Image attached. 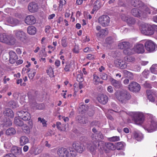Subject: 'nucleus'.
<instances>
[{"label": "nucleus", "mask_w": 157, "mask_h": 157, "mask_svg": "<svg viewBox=\"0 0 157 157\" xmlns=\"http://www.w3.org/2000/svg\"><path fill=\"white\" fill-rule=\"evenodd\" d=\"M131 3L134 7L140 8V9L134 8L131 10L132 14L140 19H143L147 17L149 15L157 13V9L144 5L140 0H131Z\"/></svg>", "instance_id": "f257e3e1"}, {"label": "nucleus", "mask_w": 157, "mask_h": 157, "mask_svg": "<svg viewBox=\"0 0 157 157\" xmlns=\"http://www.w3.org/2000/svg\"><path fill=\"white\" fill-rule=\"evenodd\" d=\"M57 154L59 157H75L76 153L71 147L67 149L61 147L59 148L57 151Z\"/></svg>", "instance_id": "f03ea898"}, {"label": "nucleus", "mask_w": 157, "mask_h": 157, "mask_svg": "<svg viewBox=\"0 0 157 157\" xmlns=\"http://www.w3.org/2000/svg\"><path fill=\"white\" fill-rule=\"evenodd\" d=\"M114 95L116 98L122 103L129 99L131 97L129 94L124 90H117L115 93Z\"/></svg>", "instance_id": "7ed1b4c3"}, {"label": "nucleus", "mask_w": 157, "mask_h": 157, "mask_svg": "<svg viewBox=\"0 0 157 157\" xmlns=\"http://www.w3.org/2000/svg\"><path fill=\"white\" fill-rule=\"evenodd\" d=\"M16 40L11 35H7L5 33L0 34V41L7 44L13 45L16 42Z\"/></svg>", "instance_id": "20e7f679"}, {"label": "nucleus", "mask_w": 157, "mask_h": 157, "mask_svg": "<svg viewBox=\"0 0 157 157\" xmlns=\"http://www.w3.org/2000/svg\"><path fill=\"white\" fill-rule=\"evenodd\" d=\"M130 44L127 41L122 42L120 43L118 45L119 48L124 49V53L126 55H131L133 52H131L132 49L130 48Z\"/></svg>", "instance_id": "39448f33"}, {"label": "nucleus", "mask_w": 157, "mask_h": 157, "mask_svg": "<svg viewBox=\"0 0 157 157\" xmlns=\"http://www.w3.org/2000/svg\"><path fill=\"white\" fill-rule=\"evenodd\" d=\"M13 37L21 41L25 40L26 38V33L22 29H16L13 31Z\"/></svg>", "instance_id": "423d86ee"}, {"label": "nucleus", "mask_w": 157, "mask_h": 157, "mask_svg": "<svg viewBox=\"0 0 157 157\" xmlns=\"http://www.w3.org/2000/svg\"><path fill=\"white\" fill-rule=\"evenodd\" d=\"M133 120L135 123L137 124H142L144 121V118L143 115L140 113L138 112L132 113Z\"/></svg>", "instance_id": "0eeeda50"}, {"label": "nucleus", "mask_w": 157, "mask_h": 157, "mask_svg": "<svg viewBox=\"0 0 157 157\" xmlns=\"http://www.w3.org/2000/svg\"><path fill=\"white\" fill-rule=\"evenodd\" d=\"M72 148L76 152L79 153H82L85 149L83 145L79 141L74 142L72 144Z\"/></svg>", "instance_id": "6e6552de"}, {"label": "nucleus", "mask_w": 157, "mask_h": 157, "mask_svg": "<svg viewBox=\"0 0 157 157\" xmlns=\"http://www.w3.org/2000/svg\"><path fill=\"white\" fill-rule=\"evenodd\" d=\"M110 21L109 17L107 15H103L99 17L98 22L103 27L108 25Z\"/></svg>", "instance_id": "1a4fd4ad"}, {"label": "nucleus", "mask_w": 157, "mask_h": 157, "mask_svg": "<svg viewBox=\"0 0 157 157\" xmlns=\"http://www.w3.org/2000/svg\"><path fill=\"white\" fill-rule=\"evenodd\" d=\"M144 128L148 132H152L157 128V122L154 120H152Z\"/></svg>", "instance_id": "9d476101"}, {"label": "nucleus", "mask_w": 157, "mask_h": 157, "mask_svg": "<svg viewBox=\"0 0 157 157\" xmlns=\"http://www.w3.org/2000/svg\"><path fill=\"white\" fill-rule=\"evenodd\" d=\"M144 45L146 50L149 52H153L155 50V44L151 40H146Z\"/></svg>", "instance_id": "9b49d317"}, {"label": "nucleus", "mask_w": 157, "mask_h": 157, "mask_svg": "<svg viewBox=\"0 0 157 157\" xmlns=\"http://www.w3.org/2000/svg\"><path fill=\"white\" fill-rule=\"evenodd\" d=\"M17 114L18 117L24 121H28L31 118L30 114L27 111H21L18 112Z\"/></svg>", "instance_id": "f8f14e48"}, {"label": "nucleus", "mask_w": 157, "mask_h": 157, "mask_svg": "<svg viewBox=\"0 0 157 157\" xmlns=\"http://www.w3.org/2000/svg\"><path fill=\"white\" fill-rule=\"evenodd\" d=\"M6 24L8 25L15 26L19 23V21L16 18L11 17H8L6 18L5 20Z\"/></svg>", "instance_id": "ddd939ff"}, {"label": "nucleus", "mask_w": 157, "mask_h": 157, "mask_svg": "<svg viewBox=\"0 0 157 157\" xmlns=\"http://www.w3.org/2000/svg\"><path fill=\"white\" fill-rule=\"evenodd\" d=\"M121 18L123 20L126 21L129 25H134L136 22L135 18L132 17L126 16L124 15L122 16Z\"/></svg>", "instance_id": "4468645a"}, {"label": "nucleus", "mask_w": 157, "mask_h": 157, "mask_svg": "<svg viewBox=\"0 0 157 157\" xmlns=\"http://www.w3.org/2000/svg\"><path fill=\"white\" fill-rule=\"evenodd\" d=\"M128 88L131 91L138 92L140 90V86L138 83L133 82L128 85Z\"/></svg>", "instance_id": "2eb2a0df"}, {"label": "nucleus", "mask_w": 157, "mask_h": 157, "mask_svg": "<svg viewBox=\"0 0 157 157\" xmlns=\"http://www.w3.org/2000/svg\"><path fill=\"white\" fill-rule=\"evenodd\" d=\"M131 52H132L133 51L135 52L138 53H142L144 51V45L142 44H137L134 46Z\"/></svg>", "instance_id": "dca6fc26"}, {"label": "nucleus", "mask_w": 157, "mask_h": 157, "mask_svg": "<svg viewBox=\"0 0 157 157\" xmlns=\"http://www.w3.org/2000/svg\"><path fill=\"white\" fill-rule=\"evenodd\" d=\"M91 137L92 139L96 142L103 139L104 136L101 133L99 132L98 133L92 134Z\"/></svg>", "instance_id": "f3484780"}, {"label": "nucleus", "mask_w": 157, "mask_h": 157, "mask_svg": "<svg viewBox=\"0 0 157 157\" xmlns=\"http://www.w3.org/2000/svg\"><path fill=\"white\" fill-rule=\"evenodd\" d=\"M97 100L101 103L105 105L108 102V98L105 95L100 94L98 95L97 98Z\"/></svg>", "instance_id": "a211bd4d"}, {"label": "nucleus", "mask_w": 157, "mask_h": 157, "mask_svg": "<svg viewBox=\"0 0 157 157\" xmlns=\"http://www.w3.org/2000/svg\"><path fill=\"white\" fill-rule=\"evenodd\" d=\"M36 21L35 17L33 15H30L26 17L25 22L27 25H31L34 24Z\"/></svg>", "instance_id": "6ab92c4d"}, {"label": "nucleus", "mask_w": 157, "mask_h": 157, "mask_svg": "<svg viewBox=\"0 0 157 157\" xmlns=\"http://www.w3.org/2000/svg\"><path fill=\"white\" fill-rule=\"evenodd\" d=\"M108 32L107 29H101L98 33H96V36L98 38H103L107 35Z\"/></svg>", "instance_id": "aec40b11"}, {"label": "nucleus", "mask_w": 157, "mask_h": 157, "mask_svg": "<svg viewBox=\"0 0 157 157\" xmlns=\"http://www.w3.org/2000/svg\"><path fill=\"white\" fill-rule=\"evenodd\" d=\"M28 9L30 12H34L37 11L38 9V6L35 2H32L29 4Z\"/></svg>", "instance_id": "412c9836"}, {"label": "nucleus", "mask_w": 157, "mask_h": 157, "mask_svg": "<svg viewBox=\"0 0 157 157\" xmlns=\"http://www.w3.org/2000/svg\"><path fill=\"white\" fill-rule=\"evenodd\" d=\"M115 64L116 66L120 68L121 69H124L127 67V64L124 61L121 60H117L115 62Z\"/></svg>", "instance_id": "4be33fe9"}, {"label": "nucleus", "mask_w": 157, "mask_h": 157, "mask_svg": "<svg viewBox=\"0 0 157 157\" xmlns=\"http://www.w3.org/2000/svg\"><path fill=\"white\" fill-rule=\"evenodd\" d=\"M111 82L112 85L116 88H120L122 86L121 82L120 81H117L113 78H112L111 80Z\"/></svg>", "instance_id": "5701e85b"}, {"label": "nucleus", "mask_w": 157, "mask_h": 157, "mask_svg": "<svg viewBox=\"0 0 157 157\" xmlns=\"http://www.w3.org/2000/svg\"><path fill=\"white\" fill-rule=\"evenodd\" d=\"M11 152L12 154H15L16 155H19L21 153V149L20 147L13 146L11 148Z\"/></svg>", "instance_id": "b1692460"}, {"label": "nucleus", "mask_w": 157, "mask_h": 157, "mask_svg": "<svg viewBox=\"0 0 157 157\" xmlns=\"http://www.w3.org/2000/svg\"><path fill=\"white\" fill-rule=\"evenodd\" d=\"M75 63L74 61H71L69 63H66V65L64 68V70L66 71H70V69H73L74 67Z\"/></svg>", "instance_id": "393cba45"}, {"label": "nucleus", "mask_w": 157, "mask_h": 157, "mask_svg": "<svg viewBox=\"0 0 157 157\" xmlns=\"http://www.w3.org/2000/svg\"><path fill=\"white\" fill-rule=\"evenodd\" d=\"M5 115L7 116L10 118H12L14 116V113L12 110L10 109L7 108L6 109L4 112Z\"/></svg>", "instance_id": "a878e982"}, {"label": "nucleus", "mask_w": 157, "mask_h": 157, "mask_svg": "<svg viewBox=\"0 0 157 157\" xmlns=\"http://www.w3.org/2000/svg\"><path fill=\"white\" fill-rule=\"evenodd\" d=\"M27 32L30 35H34L36 33V29L33 26H29L27 28Z\"/></svg>", "instance_id": "bb28decb"}, {"label": "nucleus", "mask_w": 157, "mask_h": 157, "mask_svg": "<svg viewBox=\"0 0 157 157\" xmlns=\"http://www.w3.org/2000/svg\"><path fill=\"white\" fill-rule=\"evenodd\" d=\"M29 142L28 138L25 136H22L21 137L20 142L21 145L23 146Z\"/></svg>", "instance_id": "cd10ccee"}, {"label": "nucleus", "mask_w": 157, "mask_h": 157, "mask_svg": "<svg viewBox=\"0 0 157 157\" xmlns=\"http://www.w3.org/2000/svg\"><path fill=\"white\" fill-rule=\"evenodd\" d=\"M94 8L92 10L94 11L97 10L101 6V4L100 1L99 0H97L94 3Z\"/></svg>", "instance_id": "c85d7f7f"}, {"label": "nucleus", "mask_w": 157, "mask_h": 157, "mask_svg": "<svg viewBox=\"0 0 157 157\" xmlns=\"http://www.w3.org/2000/svg\"><path fill=\"white\" fill-rule=\"evenodd\" d=\"M16 130L13 128H10L7 129L6 132V134L8 135H12L15 134Z\"/></svg>", "instance_id": "c756f323"}, {"label": "nucleus", "mask_w": 157, "mask_h": 157, "mask_svg": "<svg viewBox=\"0 0 157 157\" xmlns=\"http://www.w3.org/2000/svg\"><path fill=\"white\" fill-rule=\"evenodd\" d=\"M123 72L125 76L129 78L130 79H132L133 78L132 73L127 70H124L123 71Z\"/></svg>", "instance_id": "7c9ffc66"}, {"label": "nucleus", "mask_w": 157, "mask_h": 157, "mask_svg": "<svg viewBox=\"0 0 157 157\" xmlns=\"http://www.w3.org/2000/svg\"><path fill=\"white\" fill-rule=\"evenodd\" d=\"M87 147L91 152H94L97 149V145L94 143H93L92 144L89 145Z\"/></svg>", "instance_id": "2f4dec72"}, {"label": "nucleus", "mask_w": 157, "mask_h": 157, "mask_svg": "<svg viewBox=\"0 0 157 157\" xmlns=\"http://www.w3.org/2000/svg\"><path fill=\"white\" fill-rule=\"evenodd\" d=\"M134 137L138 141H140L143 138V135L141 133L135 132L134 134Z\"/></svg>", "instance_id": "473e14b6"}, {"label": "nucleus", "mask_w": 157, "mask_h": 157, "mask_svg": "<svg viewBox=\"0 0 157 157\" xmlns=\"http://www.w3.org/2000/svg\"><path fill=\"white\" fill-rule=\"evenodd\" d=\"M148 98L150 101L154 102L155 101V98L154 96L151 94H150V90H147L146 91Z\"/></svg>", "instance_id": "72a5a7b5"}, {"label": "nucleus", "mask_w": 157, "mask_h": 157, "mask_svg": "<svg viewBox=\"0 0 157 157\" xmlns=\"http://www.w3.org/2000/svg\"><path fill=\"white\" fill-rule=\"evenodd\" d=\"M15 124L17 125L21 126L23 125V122L19 119L15 118L14 120Z\"/></svg>", "instance_id": "f704fd0d"}, {"label": "nucleus", "mask_w": 157, "mask_h": 157, "mask_svg": "<svg viewBox=\"0 0 157 157\" xmlns=\"http://www.w3.org/2000/svg\"><path fill=\"white\" fill-rule=\"evenodd\" d=\"M151 72L155 74H157V64H153L150 68Z\"/></svg>", "instance_id": "c9c22d12"}, {"label": "nucleus", "mask_w": 157, "mask_h": 157, "mask_svg": "<svg viewBox=\"0 0 157 157\" xmlns=\"http://www.w3.org/2000/svg\"><path fill=\"white\" fill-rule=\"evenodd\" d=\"M124 58V60L125 61L128 62H132L134 61V58L132 56H129L130 55H128Z\"/></svg>", "instance_id": "e433bc0d"}, {"label": "nucleus", "mask_w": 157, "mask_h": 157, "mask_svg": "<svg viewBox=\"0 0 157 157\" xmlns=\"http://www.w3.org/2000/svg\"><path fill=\"white\" fill-rule=\"evenodd\" d=\"M9 54L10 58L17 60L18 59V57L15 52L13 51H11L9 52Z\"/></svg>", "instance_id": "4c0bfd02"}, {"label": "nucleus", "mask_w": 157, "mask_h": 157, "mask_svg": "<svg viewBox=\"0 0 157 157\" xmlns=\"http://www.w3.org/2000/svg\"><path fill=\"white\" fill-rule=\"evenodd\" d=\"M78 122L83 124H86L88 122V120L86 119L83 118L80 116L78 117Z\"/></svg>", "instance_id": "58836bf2"}, {"label": "nucleus", "mask_w": 157, "mask_h": 157, "mask_svg": "<svg viewBox=\"0 0 157 157\" xmlns=\"http://www.w3.org/2000/svg\"><path fill=\"white\" fill-rule=\"evenodd\" d=\"M47 72L50 76L51 77H53V76L54 72L53 69L52 67H50L47 70Z\"/></svg>", "instance_id": "ea45409f"}, {"label": "nucleus", "mask_w": 157, "mask_h": 157, "mask_svg": "<svg viewBox=\"0 0 157 157\" xmlns=\"http://www.w3.org/2000/svg\"><path fill=\"white\" fill-rule=\"evenodd\" d=\"M94 79L93 83L95 84H97L99 83V77L96 75L94 74L93 75Z\"/></svg>", "instance_id": "a19ab883"}, {"label": "nucleus", "mask_w": 157, "mask_h": 157, "mask_svg": "<svg viewBox=\"0 0 157 157\" xmlns=\"http://www.w3.org/2000/svg\"><path fill=\"white\" fill-rule=\"evenodd\" d=\"M61 45L64 48L67 47V39L65 37H63L61 40Z\"/></svg>", "instance_id": "79ce46f5"}, {"label": "nucleus", "mask_w": 157, "mask_h": 157, "mask_svg": "<svg viewBox=\"0 0 157 157\" xmlns=\"http://www.w3.org/2000/svg\"><path fill=\"white\" fill-rule=\"evenodd\" d=\"M124 146V143L123 142H119L117 143L116 148L117 150H120L123 148Z\"/></svg>", "instance_id": "37998d69"}, {"label": "nucleus", "mask_w": 157, "mask_h": 157, "mask_svg": "<svg viewBox=\"0 0 157 157\" xmlns=\"http://www.w3.org/2000/svg\"><path fill=\"white\" fill-rule=\"evenodd\" d=\"M100 125V123L99 121H94L91 122L90 126L91 127L97 126L99 127Z\"/></svg>", "instance_id": "c03bdc74"}, {"label": "nucleus", "mask_w": 157, "mask_h": 157, "mask_svg": "<svg viewBox=\"0 0 157 157\" xmlns=\"http://www.w3.org/2000/svg\"><path fill=\"white\" fill-rule=\"evenodd\" d=\"M106 147L110 150H114L115 149V147L113 144L109 143L106 145Z\"/></svg>", "instance_id": "a18cd8bd"}, {"label": "nucleus", "mask_w": 157, "mask_h": 157, "mask_svg": "<svg viewBox=\"0 0 157 157\" xmlns=\"http://www.w3.org/2000/svg\"><path fill=\"white\" fill-rule=\"evenodd\" d=\"M82 74H78L77 75V80L79 82H82L84 80Z\"/></svg>", "instance_id": "49530a36"}, {"label": "nucleus", "mask_w": 157, "mask_h": 157, "mask_svg": "<svg viewBox=\"0 0 157 157\" xmlns=\"http://www.w3.org/2000/svg\"><path fill=\"white\" fill-rule=\"evenodd\" d=\"M12 145L11 143L9 142H6L4 144V147L5 149H9L10 148Z\"/></svg>", "instance_id": "de8ad7c7"}, {"label": "nucleus", "mask_w": 157, "mask_h": 157, "mask_svg": "<svg viewBox=\"0 0 157 157\" xmlns=\"http://www.w3.org/2000/svg\"><path fill=\"white\" fill-rule=\"evenodd\" d=\"M100 76V78L103 80H107V79L108 75L105 73H101Z\"/></svg>", "instance_id": "09e8293b"}, {"label": "nucleus", "mask_w": 157, "mask_h": 157, "mask_svg": "<svg viewBox=\"0 0 157 157\" xmlns=\"http://www.w3.org/2000/svg\"><path fill=\"white\" fill-rule=\"evenodd\" d=\"M149 71L148 70H145L142 73V75L145 78H147L149 75Z\"/></svg>", "instance_id": "8fccbe9b"}, {"label": "nucleus", "mask_w": 157, "mask_h": 157, "mask_svg": "<svg viewBox=\"0 0 157 157\" xmlns=\"http://www.w3.org/2000/svg\"><path fill=\"white\" fill-rule=\"evenodd\" d=\"M109 140L111 141H117L120 140V138L119 137L117 136H113L110 138Z\"/></svg>", "instance_id": "3c124183"}, {"label": "nucleus", "mask_w": 157, "mask_h": 157, "mask_svg": "<svg viewBox=\"0 0 157 157\" xmlns=\"http://www.w3.org/2000/svg\"><path fill=\"white\" fill-rule=\"evenodd\" d=\"M79 48L78 45H76L74 46L73 49V51L75 53H79Z\"/></svg>", "instance_id": "603ef678"}, {"label": "nucleus", "mask_w": 157, "mask_h": 157, "mask_svg": "<svg viewBox=\"0 0 157 157\" xmlns=\"http://www.w3.org/2000/svg\"><path fill=\"white\" fill-rule=\"evenodd\" d=\"M36 73V71L35 70L33 71L31 73H30L28 75L29 78L30 79H32L35 76Z\"/></svg>", "instance_id": "864d4df0"}, {"label": "nucleus", "mask_w": 157, "mask_h": 157, "mask_svg": "<svg viewBox=\"0 0 157 157\" xmlns=\"http://www.w3.org/2000/svg\"><path fill=\"white\" fill-rule=\"evenodd\" d=\"M7 0H0V8H2L6 4Z\"/></svg>", "instance_id": "5fc2aeb1"}, {"label": "nucleus", "mask_w": 157, "mask_h": 157, "mask_svg": "<svg viewBox=\"0 0 157 157\" xmlns=\"http://www.w3.org/2000/svg\"><path fill=\"white\" fill-rule=\"evenodd\" d=\"M145 87L148 88H151L152 87V85L148 82H146L144 84Z\"/></svg>", "instance_id": "6e6d98bb"}, {"label": "nucleus", "mask_w": 157, "mask_h": 157, "mask_svg": "<svg viewBox=\"0 0 157 157\" xmlns=\"http://www.w3.org/2000/svg\"><path fill=\"white\" fill-rule=\"evenodd\" d=\"M38 121H40V122L42 123L43 126H45L46 125V121L43 118L42 119L40 117L38 118Z\"/></svg>", "instance_id": "4d7b16f0"}, {"label": "nucleus", "mask_w": 157, "mask_h": 157, "mask_svg": "<svg viewBox=\"0 0 157 157\" xmlns=\"http://www.w3.org/2000/svg\"><path fill=\"white\" fill-rule=\"evenodd\" d=\"M66 3V1L65 0H60L59 1V8H62L63 5Z\"/></svg>", "instance_id": "13d9d810"}, {"label": "nucleus", "mask_w": 157, "mask_h": 157, "mask_svg": "<svg viewBox=\"0 0 157 157\" xmlns=\"http://www.w3.org/2000/svg\"><path fill=\"white\" fill-rule=\"evenodd\" d=\"M23 130H25L27 132L29 131V127L26 125H23L22 128Z\"/></svg>", "instance_id": "bf43d9fd"}, {"label": "nucleus", "mask_w": 157, "mask_h": 157, "mask_svg": "<svg viewBox=\"0 0 157 157\" xmlns=\"http://www.w3.org/2000/svg\"><path fill=\"white\" fill-rule=\"evenodd\" d=\"M51 29V27L49 25L46 26L45 27V31L46 33H49L50 32V29Z\"/></svg>", "instance_id": "052dcab7"}, {"label": "nucleus", "mask_w": 157, "mask_h": 157, "mask_svg": "<svg viewBox=\"0 0 157 157\" xmlns=\"http://www.w3.org/2000/svg\"><path fill=\"white\" fill-rule=\"evenodd\" d=\"M93 49L92 48H90L88 47H87L84 49V52L87 53L89 52L90 51H92Z\"/></svg>", "instance_id": "680f3d73"}, {"label": "nucleus", "mask_w": 157, "mask_h": 157, "mask_svg": "<svg viewBox=\"0 0 157 157\" xmlns=\"http://www.w3.org/2000/svg\"><path fill=\"white\" fill-rule=\"evenodd\" d=\"M107 90V91L110 93H113V91L112 87L110 86H109L108 87Z\"/></svg>", "instance_id": "e2e57ef3"}, {"label": "nucleus", "mask_w": 157, "mask_h": 157, "mask_svg": "<svg viewBox=\"0 0 157 157\" xmlns=\"http://www.w3.org/2000/svg\"><path fill=\"white\" fill-rule=\"evenodd\" d=\"M3 157H17L16 156L13 154L9 153L6 154Z\"/></svg>", "instance_id": "0e129e2a"}, {"label": "nucleus", "mask_w": 157, "mask_h": 157, "mask_svg": "<svg viewBox=\"0 0 157 157\" xmlns=\"http://www.w3.org/2000/svg\"><path fill=\"white\" fill-rule=\"evenodd\" d=\"M61 122H57L56 123V126L57 127V128L60 130H61L62 129H61Z\"/></svg>", "instance_id": "69168bd1"}, {"label": "nucleus", "mask_w": 157, "mask_h": 157, "mask_svg": "<svg viewBox=\"0 0 157 157\" xmlns=\"http://www.w3.org/2000/svg\"><path fill=\"white\" fill-rule=\"evenodd\" d=\"M87 58L90 60H93L94 59V56L91 54H88Z\"/></svg>", "instance_id": "338daca9"}, {"label": "nucleus", "mask_w": 157, "mask_h": 157, "mask_svg": "<svg viewBox=\"0 0 157 157\" xmlns=\"http://www.w3.org/2000/svg\"><path fill=\"white\" fill-rule=\"evenodd\" d=\"M60 61L59 60H56L55 62V64L56 66L59 67L60 65Z\"/></svg>", "instance_id": "774afa93"}]
</instances>
